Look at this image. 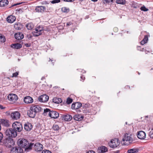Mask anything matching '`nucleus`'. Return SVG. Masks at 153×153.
<instances>
[{
  "instance_id": "obj_1",
  "label": "nucleus",
  "mask_w": 153,
  "mask_h": 153,
  "mask_svg": "<svg viewBox=\"0 0 153 153\" xmlns=\"http://www.w3.org/2000/svg\"><path fill=\"white\" fill-rule=\"evenodd\" d=\"M133 137V135L128 133H126L124 135L121 143L124 145H128L132 143Z\"/></svg>"
},
{
  "instance_id": "obj_2",
  "label": "nucleus",
  "mask_w": 153,
  "mask_h": 153,
  "mask_svg": "<svg viewBox=\"0 0 153 153\" xmlns=\"http://www.w3.org/2000/svg\"><path fill=\"white\" fill-rule=\"evenodd\" d=\"M17 143L20 147L25 148L26 151H28V150H30L31 149V146L29 145L28 141L25 139H19L18 140Z\"/></svg>"
},
{
  "instance_id": "obj_3",
  "label": "nucleus",
  "mask_w": 153,
  "mask_h": 153,
  "mask_svg": "<svg viewBox=\"0 0 153 153\" xmlns=\"http://www.w3.org/2000/svg\"><path fill=\"white\" fill-rule=\"evenodd\" d=\"M5 134L7 136L10 137H15L17 136V133L13 128H9L7 129L6 131Z\"/></svg>"
},
{
  "instance_id": "obj_4",
  "label": "nucleus",
  "mask_w": 153,
  "mask_h": 153,
  "mask_svg": "<svg viewBox=\"0 0 153 153\" xmlns=\"http://www.w3.org/2000/svg\"><path fill=\"white\" fill-rule=\"evenodd\" d=\"M120 144V141L117 138H115L112 139L110 142L108 143L110 147L113 148L117 147L119 146Z\"/></svg>"
},
{
  "instance_id": "obj_5",
  "label": "nucleus",
  "mask_w": 153,
  "mask_h": 153,
  "mask_svg": "<svg viewBox=\"0 0 153 153\" xmlns=\"http://www.w3.org/2000/svg\"><path fill=\"white\" fill-rule=\"evenodd\" d=\"M12 128L16 132H20L22 129V124L18 122H14L13 124Z\"/></svg>"
},
{
  "instance_id": "obj_6",
  "label": "nucleus",
  "mask_w": 153,
  "mask_h": 153,
  "mask_svg": "<svg viewBox=\"0 0 153 153\" xmlns=\"http://www.w3.org/2000/svg\"><path fill=\"white\" fill-rule=\"evenodd\" d=\"M31 110H33L36 114L40 112L42 110L41 107L39 105H32L30 107Z\"/></svg>"
},
{
  "instance_id": "obj_7",
  "label": "nucleus",
  "mask_w": 153,
  "mask_h": 153,
  "mask_svg": "<svg viewBox=\"0 0 153 153\" xmlns=\"http://www.w3.org/2000/svg\"><path fill=\"white\" fill-rule=\"evenodd\" d=\"M49 97L46 94L42 95L38 98L39 101L42 102H46L48 100Z\"/></svg>"
},
{
  "instance_id": "obj_8",
  "label": "nucleus",
  "mask_w": 153,
  "mask_h": 153,
  "mask_svg": "<svg viewBox=\"0 0 153 153\" xmlns=\"http://www.w3.org/2000/svg\"><path fill=\"white\" fill-rule=\"evenodd\" d=\"M23 150L20 146L13 147L11 150V153H23Z\"/></svg>"
},
{
  "instance_id": "obj_9",
  "label": "nucleus",
  "mask_w": 153,
  "mask_h": 153,
  "mask_svg": "<svg viewBox=\"0 0 153 153\" xmlns=\"http://www.w3.org/2000/svg\"><path fill=\"white\" fill-rule=\"evenodd\" d=\"M43 148L42 145L39 143H36L34 145V149L35 151L39 152L42 150Z\"/></svg>"
},
{
  "instance_id": "obj_10",
  "label": "nucleus",
  "mask_w": 153,
  "mask_h": 153,
  "mask_svg": "<svg viewBox=\"0 0 153 153\" xmlns=\"http://www.w3.org/2000/svg\"><path fill=\"white\" fill-rule=\"evenodd\" d=\"M137 137L140 139H144L146 137V134L145 133L142 131H138L137 133Z\"/></svg>"
},
{
  "instance_id": "obj_11",
  "label": "nucleus",
  "mask_w": 153,
  "mask_h": 153,
  "mask_svg": "<svg viewBox=\"0 0 153 153\" xmlns=\"http://www.w3.org/2000/svg\"><path fill=\"white\" fill-rule=\"evenodd\" d=\"M10 116L13 119L17 120L20 118L21 115L19 112L14 111L11 114Z\"/></svg>"
},
{
  "instance_id": "obj_12",
  "label": "nucleus",
  "mask_w": 153,
  "mask_h": 153,
  "mask_svg": "<svg viewBox=\"0 0 153 153\" xmlns=\"http://www.w3.org/2000/svg\"><path fill=\"white\" fill-rule=\"evenodd\" d=\"M6 144L7 146H8L9 147H11L12 146H14L15 142L12 138H9L8 139H6Z\"/></svg>"
},
{
  "instance_id": "obj_13",
  "label": "nucleus",
  "mask_w": 153,
  "mask_h": 153,
  "mask_svg": "<svg viewBox=\"0 0 153 153\" xmlns=\"http://www.w3.org/2000/svg\"><path fill=\"white\" fill-rule=\"evenodd\" d=\"M8 98L10 101L15 102L18 100V97L15 94H11L8 95Z\"/></svg>"
},
{
  "instance_id": "obj_14",
  "label": "nucleus",
  "mask_w": 153,
  "mask_h": 153,
  "mask_svg": "<svg viewBox=\"0 0 153 153\" xmlns=\"http://www.w3.org/2000/svg\"><path fill=\"white\" fill-rule=\"evenodd\" d=\"M49 114V116L51 117V118L53 119H56L59 117V114L57 112L52 111Z\"/></svg>"
},
{
  "instance_id": "obj_15",
  "label": "nucleus",
  "mask_w": 153,
  "mask_h": 153,
  "mask_svg": "<svg viewBox=\"0 0 153 153\" xmlns=\"http://www.w3.org/2000/svg\"><path fill=\"white\" fill-rule=\"evenodd\" d=\"M24 101L25 103L30 104L32 103L33 101V100L31 97L27 96L24 97Z\"/></svg>"
},
{
  "instance_id": "obj_16",
  "label": "nucleus",
  "mask_w": 153,
  "mask_h": 153,
  "mask_svg": "<svg viewBox=\"0 0 153 153\" xmlns=\"http://www.w3.org/2000/svg\"><path fill=\"white\" fill-rule=\"evenodd\" d=\"M82 106V104L80 102H76L73 103L71 105L72 109H77L80 108Z\"/></svg>"
},
{
  "instance_id": "obj_17",
  "label": "nucleus",
  "mask_w": 153,
  "mask_h": 153,
  "mask_svg": "<svg viewBox=\"0 0 153 153\" xmlns=\"http://www.w3.org/2000/svg\"><path fill=\"white\" fill-rule=\"evenodd\" d=\"M24 127L25 130L27 131H29L32 129L33 126L31 123L27 122L25 124Z\"/></svg>"
},
{
  "instance_id": "obj_18",
  "label": "nucleus",
  "mask_w": 153,
  "mask_h": 153,
  "mask_svg": "<svg viewBox=\"0 0 153 153\" xmlns=\"http://www.w3.org/2000/svg\"><path fill=\"white\" fill-rule=\"evenodd\" d=\"M15 16L13 15H10L7 18V21L8 22L12 23H13L16 20Z\"/></svg>"
},
{
  "instance_id": "obj_19",
  "label": "nucleus",
  "mask_w": 153,
  "mask_h": 153,
  "mask_svg": "<svg viewBox=\"0 0 153 153\" xmlns=\"http://www.w3.org/2000/svg\"><path fill=\"white\" fill-rule=\"evenodd\" d=\"M45 10V7L42 6H37L35 9L36 12H44Z\"/></svg>"
},
{
  "instance_id": "obj_20",
  "label": "nucleus",
  "mask_w": 153,
  "mask_h": 153,
  "mask_svg": "<svg viewBox=\"0 0 153 153\" xmlns=\"http://www.w3.org/2000/svg\"><path fill=\"white\" fill-rule=\"evenodd\" d=\"M15 37L17 40H20L24 38L23 34L21 33H18L15 34Z\"/></svg>"
},
{
  "instance_id": "obj_21",
  "label": "nucleus",
  "mask_w": 153,
  "mask_h": 153,
  "mask_svg": "<svg viewBox=\"0 0 153 153\" xmlns=\"http://www.w3.org/2000/svg\"><path fill=\"white\" fill-rule=\"evenodd\" d=\"M0 123L2 125H4L5 126L8 127L9 126L8 121L6 119H0Z\"/></svg>"
},
{
  "instance_id": "obj_22",
  "label": "nucleus",
  "mask_w": 153,
  "mask_h": 153,
  "mask_svg": "<svg viewBox=\"0 0 153 153\" xmlns=\"http://www.w3.org/2000/svg\"><path fill=\"white\" fill-rule=\"evenodd\" d=\"M36 114L35 113L33 110H31L30 108V110L27 112V114L29 117L31 118H34Z\"/></svg>"
},
{
  "instance_id": "obj_23",
  "label": "nucleus",
  "mask_w": 153,
  "mask_h": 153,
  "mask_svg": "<svg viewBox=\"0 0 153 153\" xmlns=\"http://www.w3.org/2000/svg\"><path fill=\"white\" fill-rule=\"evenodd\" d=\"M11 47L14 49H19L22 48V45L19 43H16L12 44Z\"/></svg>"
},
{
  "instance_id": "obj_24",
  "label": "nucleus",
  "mask_w": 153,
  "mask_h": 153,
  "mask_svg": "<svg viewBox=\"0 0 153 153\" xmlns=\"http://www.w3.org/2000/svg\"><path fill=\"white\" fill-rule=\"evenodd\" d=\"M33 33L34 36H37L41 35L42 33L40 32V30H39V29L36 28L33 31Z\"/></svg>"
},
{
  "instance_id": "obj_25",
  "label": "nucleus",
  "mask_w": 153,
  "mask_h": 153,
  "mask_svg": "<svg viewBox=\"0 0 153 153\" xmlns=\"http://www.w3.org/2000/svg\"><path fill=\"white\" fill-rule=\"evenodd\" d=\"M7 0H1L0 1V6L3 7L7 5L8 3Z\"/></svg>"
},
{
  "instance_id": "obj_26",
  "label": "nucleus",
  "mask_w": 153,
  "mask_h": 153,
  "mask_svg": "<svg viewBox=\"0 0 153 153\" xmlns=\"http://www.w3.org/2000/svg\"><path fill=\"white\" fill-rule=\"evenodd\" d=\"M63 118L65 121H69L71 120L72 117L70 115L66 114L64 116Z\"/></svg>"
},
{
  "instance_id": "obj_27",
  "label": "nucleus",
  "mask_w": 153,
  "mask_h": 153,
  "mask_svg": "<svg viewBox=\"0 0 153 153\" xmlns=\"http://www.w3.org/2000/svg\"><path fill=\"white\" fill-rule=\"evenodd\" d=\"M74 119L77 121H81L83 119L82 115L79 114H76L74 116Z\"/></svg>"
},
{
  "instance_id": "obj_28",
  "label": "nucleus",
  "mask_w": 153,
  "mask_h": 153,
  "mask_svg": "<svg viewBox=\"0 0 153 153\" xmlns=\"http://www.w3.org/2000/svg\"><path fill=\"white\" fill-rule=\"evenodd\" d=\"M53 101L55 103L58 104L61 103L62 102V100L61 98L54 97L53 100Z\"/></svg>"
},
{
  "instance_id": "obj_29",
  "label": "nucleus",
  "mask_w": 153,
  "mask_h": 153,
  "mask_svg": "<svg viewBox=\"0 0 153 153\" xmlns=\"http://www.w3.org/2000/svg\"><path fill=\"white\" fill-rule=\"evenodd\" d=\"M138 152V149H137L134 148L129 149L127 151L128 153H135Z\"/></svg>"
},
{
  "instance_id": "obj_30",
  "label": "nucleus",
  "mask_w": 153,
  "mask_h": 153,
  "mask_svg": "<svg viewBox=\"0 0 153 153\" xmlns=\"http://www.w3.org/2000/svg\"><path fill=\"white\" fill-rule=\"evenodd\" d=\"M99 150H101V153H103L106 152L107 150V148L105 146H102L98 148Z\"/></svg>"
},
{
  "instance_id": "obj_31",
  "label": "nucleus",
  "mask_w": 153,
  "mask_h": 153,
  "mask_svg": "<svg viewBox=\"0 0 153 153\" xmlns=\"http://www.w3.org/2000/svg\"><path fill=\"white\" fill-rule=\"evenodd\" d=\"M51 111L48 108H46L45 109H44V112L43 113V115L44 116H46L48 114V116H49V114L50 113V112H51Z\"/></svg>"
},
{
  "instance_id": "obj_32",
  "label": "nucleus",
  "mask_w": 153,
  "mask_h": 153,
  "mask_svg": "<svg viewBox=\"0 0 153 153\" xmlns=\"http://www.w3.org/2000/svg\"><path fill=\"white\" fill-rule=\"evenodd\" d=\"M148 40V36L147 35H146L145 36L143 39L140 42L141 44L142 45H143L147 42Z\"/></svg>"
},
{
  "instance_id": "obj_33",
  "label": "nucleus",
  "mask_w": 153,
  "mask_h": 153,
  "mask_svg": "<svg viewBox=\"0 0 153 153\" xmlns=\"http://www.w3.org/2000/svg\"><path fill=\"white\" fill-rule=\"evenodd\" d=\"M27 28L29 30H32L34 27V25L32 23H28L26 25Z\"/></svg>"
},
{
  "instance_id": "obj_34",
  "label": "nucleus",
  "mask_w": 153,
  "mask_h": 153,
  "mask_svg": "<svg viewBox=\"0 0 153 153\" xmlns=\"http://www.w3.org/2000/svg\"><path fill=\"white\" fill-rule=\"evenodd\" d=\"M61 10L62 12L65 13H67L70 11L69 8L66 7H62L61 8Z\"/></svg>"
},
{
  "instance_id": "obj_35",
  "label": "nucleus",
  "mask_w": 153,
  "mask_h": 153,
  "mask_svg": "<svg viewBox=\"0 0 153 153\" xmlns=\"http://www.w3.org/2000/svg\"><path fill=\"white\" fill-rule=\"evenodd\" d=\"M52 128L53 130L57 131L59 129V127L58 125L54 124L52 127Z\"/></svg>"
},
{
  "instance_id": "obj_36",
  "label": "nucleus",
  "mask_w": 153,
  "mask_h": 153,
  "mask_svg": "<svg viewBox=\"0 0 153 153\" xmlns=\"http://www.w3.org/2000/svg\"><path fill=\"white\" fill-rule=\"evenodd\" d=\"M116 2L117 4H124L126 3L125 0H116Z\"/></svg>"
},
{
  "instance_id": "obj_37",
  "label": "nucleus",
  "mask_w": 153,
  "mask_h": 153,
  "mask_svg": "<svg viewBox=\"0 0 153 153\" xmlns=\"http://www.w3.org/2000/svg\"><path fill=\"white\" fill-rule=\"evenodd\" d=\"M5 39L4 36L0 34V42H4L5 41Z\"/></svg>"
},
{
  "instance_id": "obj_38",
  "label": "nucleus",
  "mask_w": 153,
  "mask_h": 153,
  "mask_svg": "<svg viewBox=\"0 0 153 153\" xmlns=\"http://www.w3.org/2000/svg\"><path fill=\"white\" fill-rule=\"evenodd\" d=\"M73 101V100L72 98L70 97L68 98L66 100V102L68 104H70L72 103Z\"/></svg>"
},
{
  "instance_id": "obj_39",
  "label": "nucleus",
  "mask_w": 153,
  "mask_h": 153,
  "mask_svg": "<svg viewBox=\"0 0 153 153\" xmlns=\"http://www.w3.org/2000/svg\"><path fill=\"white\" fill-rule=\"evenodd\" d=\"M149 135L150 138H153V129H152L149 132Z\"/></svg>"
},
{
  "instance_id": "obj_40",
  "label": "nucleus",
  "mask_w": 153,
  "mask_h": 153,
  "mask_svg": "<svg viewBox=\"0 0 153 153\" xmlns=\"http://www.w3.org/2000/svg\"><path fill=\"white\" fill-rule=\"evenodd\" d=\"M103 2L105 3H109L110 2H112L113 0H103Z\"/></svg>"
},
{
  "instance_id": "obj_41",
  "label": "nucleus",
  "mask_w": 153,
  "mask_h": 153,
  "mask_svg": "<svg viewBox=\"0 0 153 153\" xmlns=\"http://www.w3.org/2000/svg\"><path fill=\"white\" fill-rule=\"evenodd\" d=\"M141 10L144 11H146L148 10V9L146 8L145 6H142L140 8Z\"/></svg>"
},
{
  "instance_id": "obj_42",
  "label": "nucleus",
  "mask_w": 153,
  "mask_h": 153,
  "mask_svg": "<svg viewBox=\"0 0 153 153\" xmlns=\"http://www.w3.org/2000/svg\"><path fill=\"white\" fill-rule=\"evenodd\" d=\"M60 1V0H53L51 1L52 4L58 3Z\"/></svg>"
},
{
  "instance_id": "obj_43",
  "label": "nucleus",
  "mask_w": 153,
  "mask_h": 153,
  "mask_svg": "<svg viewBox=\"0 0 153 153\" xmlns=\"http://www.w3.org/2000/svg\"><path fill=\"white\" fill-rule=\"evenodd\" d=\"M42 153H52L51 152L48 150H45L42 152Z\"/></svg>"
},
{
  "instance_id": "obj_44",
  "label": "nucleus",
  "mask_w": 153,
  "mask_h": 153,
  "mask_svg": "<svg viewBox=\"0 0 153 153\" xmlns=\"http://www.w3.org/2000/svg\"><path fill=\"white\" fill-rule=\"evenodd\" d=\"M19 73L18 72H16L13 74L12 77H16L18 75Z\"/></svg>"
},
{
  "instance_id": "obj_45",
  "label": "nucleus",
  "mask_w": 153,
  "mask_h": 153,
  "mask_svg": "<svg viewBox=\"0 0 153 153\" xmlns=\"http://www.w3.org/2000/svg\"><path fill=\"white\" fill-rule=\"evenodd\" d=\"M37 28L39 29V30H40V32H41L43 30V28L42 27L39 26V27H37Z\"/></svg>"
},
{
  "instance_id": "obj_46",
  "label": "nucleus",
  "mask_w": 153,
  "mask_h": 153,
  "mask_svg": "<svg viewBox=\"0 0 153 153\" xmlns=\"http://www.w3.org/2000/svg\"><path fill=\"white\" fill-rule=\"evenodd\" d=\"M3 134L0 132V141L2 140L3 138Z\"/></svg>"
},
{
  "instance_id": "obj_47",
  "label": "nucleus",
  "mask_w": 153,
  "mask_h": 153,
  "mask_svg": "<svg viewBox=\"0 0 153 153\" xmlns=\"http://www.w3.org/2000/svg\"><path fill=\"white\" fill-rule=\"evenodd\" d=\"M72 23L71 22H68L66 24V25L67 26H69L71 25Z\"/></svg>"
},
{
  "instance_id": "obj_48",
  "label": "nucleus",
  "mask_w": 153,
  "mask_h": 153,
  "mask_svg": "<svg viewBox=\"0 0 153 153\" xmlns=\"http://www.w3.org/2000/svg\"><path fill=\"white\" fill-rule=\"evenodd\" d=\"M137 49L139 50L140 51H143V48H142V49H141V47L139 46L137 47Z\"/></svg>"
},
{
  "instance_id": "obj_49",
  "label": "nucleus",
  "mask_w": 153,
  "mask_h": 153,
  "mask_svg": "<svg viewBox=\"0 0 153 153\" xmlns=\"http://www.w3.org/2000/svg\"><path fill=\"white\" fill-rule=\"evenodd\" d=\"M30 44L28 43H26L25 44V46L27 47H29L30 46Z\"/></svg>"
},
{
  "instance_id": "obj_50",
  "label": "nucleus",
  "mask_w": 153,
  "mask_h": 153,
  "mask_svg": "<svg viewBox=\"0 0 153 153\" xmlns=\"http://www.w3.org/2000/svg\"><path fill=\"white\" fill-rule=\"evenodd\" d=\"M74 0H63L64 1L66 2H72Z\"/></svg>"
},
{
  "instance_id": "obj_51",
  "label": "nucleus",
  "mask_w": 153,
  "mask_h": 153,
  "mask_svg": "<svg viewBox=\"0 0 153 153\" xmlns=\"http://www.w3.org/2000/svg\"><path fill=\"white\" fill-rule=\"evenodd\" d=\"M86 153H95V152L93 151H89Z\"/></svg>"
},
{
  "instance_id": "obj_52",
  "label": "nucleus",
  "mask_w": 153,
  "mask_h": 153,
  "mask_svg": "<svg viewBox=\"0 0 153 153\" xmlns=\"http://www.w3.org/2000/svg\"><path fill=\"white\" fill-rule=\"evenodd\" d=\"M80 78L82 80H84L85 79V77L83 76H81Z\"/></svg>"
},
{
  "instance_id": "obj_53",
  "label": "nucleus",
  "mask_w": 153,
  "mask_h": 153,
  "mask_svg": "<svg viewBox=\"0 0 153 153\" xmlns=\"http://www.w3.org/2000/svg\"><path fill=\"white\" fill-rule=\"evenodd\" d=\"M0 108L1 109H4L5 108L4 107L1 105H0Z\"/></svg>"
},
{
  "instance_id": "obj_54",
  "label": "nucleus",
  "mask_w": 153,
  "mask_h": 153,
  "mask_svg": "<svg viewBox=\"0 0 153 153\" xmlns=\"http://www.w3.org/2000/svg\"><path fill=\"white\" fill-rule=\"evenodd\" d=\"M19 4H20V3H18V4H14L13 5V6H16V5H19Z\"/></svg>"
},
{
  "instance_id": "obj_55",
  "label": "nucleus",
  "mask_w": 153,
  "mask_h": 153,
  "mask_svg": "<svg viewBox=\"0 0 153 153\" xmlns=\"http://www.w3.org/2000/svg\"><path fill=\"white\" fill-rule=\"evenodd\" d=\"M119 152V151H117L116 152H114V153H118Z\"/></svg>"
},
{
  "instance_id": "obj_56",
  "label": "nucleus",
  "mask_w": 153,
  "mask_h": 153,
  "mask_svg": "<svg viewBox=\"0 0 153 153\" xmlns=\"http://www.w3.org/2000/svg\"><path fill=\"white\" fill-rule=\"evenodd\" d=\"M91 0L94 2L97 1V0Z\"/></svg>"
},
{
  "instance_id": "obj_57",
  "label": "nucleus",
  "mask_w": 153,
  "mask_h": 153,
  "mask_svg": "<svg viewBox=\"0 0 153 153\" xmlns=\"http://www.w3.org/2000/svg\"><path fill=\"white\" fill-rule=\"evenodd\" d=\"M18 25V24H15V25H14V27H15L16 25Z\"/></svg>"
},
{
  "instance_id": "obj_58",
  "label": "nucleus",
  "mask_w": 153,
  "mask_h": 153,
  "mask_svg": "<svg viewBox=\"0 0 153 153\" xmlns=\"http://www.w3.org/2000/svg\"><path fill=\"white\" fill-rule=\"evenodd\" d=\"M80 1H83V0H79Z\"/></svg>"
},
{
  "instance_id": "obj_59",
  "label": "nucleus",
  "mask_w": 153,
  "mask_h": 153,
  "mask_svg": "<svg viewBox=\"0 0 153 153\" xmlns=\"http://www.w3.org/2000/svg\"><path fill=\"white\" fill-rule=\"evenodd\" d=\"M50 60H51V61H52V60H51V59H50Z\"/></svg>"
},
{
  "instance_id": "obj_60",
  "label": "nucleus",
  "mask_w": 153,
  "mask_h": 153,
  "mask_svg": "<svg viewBox=\"0 0 153 153\" xmlns=\"http://www.w3.org/2000/svg\"><path fill=\"white\" fill-rule=\"evenodd\" d=\"M138 74H140V73H139L138 72Z\"/></svg>"
},
{
  "instance_id": "obj_61",
  "label": "nucleus",
  "mask_w": 153,
  "mask_h": 153,
  "mask_svg": "<svg viewBox=\"0 0 153 153\" xmlns=\"http://www.w3.org/2000/svg\"><path fill=\"white\" fill-rule=\"evenodd\" d=\"M114 29H117V28H115Z\"/></svg>"
},
{
  "instance_id": "obj_62",
  "label": "nucleus",
  "mask_w": 153,
  "mask_h": 153,
  "mask_svg": "<svg viewBox=\"0 0 153 153\" xmlns=\"http://www.w3.org/2000/svg\"><path fill=\"white\" fill-rule=\"evenodd\" d=\"M43 77L42 78V79Z\"/></svg>"
},
{
  "instance_id": "obj_63",
  "label": "nucleus",
  "mask_w": 153,
  "mask_h": 153,
  "mask_svg": "<svg viewBox=\"0 0 153 153\" xmlns=\"http://www.w3.org/2000/svg\"><path fill=\"white\" fill-rule=\"evenodd\" d=\"M126 124H127V122H126Z\"/></svg>"
}]
</instances>
